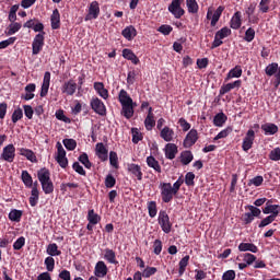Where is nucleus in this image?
I'll list each match as a JSON object with an SVG mask.
<instances>
[{
  "instance_id": "nucleus-14",
  "label": "nucleus",
  "mask_w": 280,
  "mask_h": 280,
  "mask_svg": "<svg viewBox=\"0 0 280 280\" xmlns=\"http://www.w3.org/2000/svg\"><path fill=\"white\" fill-rule=\"evenodd\" d=\"M241 88H242V80H236L232 83L223 84L220 88L219 95H220V97H222V95H226V93H231V91H233V89H241Z\"/></svg>"
},
{
  "instance_id": "nucleus-13",
  "label": "nucleus",
  "mask_w": 280,
  "mask_h": 280,
  "mask_svg": "<svg viewBox=\"0 0 280 280\" xmlns=\"http://www.w3.org/2000/svg\"><path fill=\"white\" fill-rule=\"evenodd\" d=\"M127 172L131 174L132 178H137V180H143V171H141V166L139 164H127Z\"/></svg>"
},
{
  "instance_id": "nucleus-17",
  "label": "nucleus",
  "mask_w": 280,
  "mask_h": 280,
  "mask_svg": "<svg viewBox=\"0 0 280 280\" xmlns=\"http://www.w3.org/2000/svg\"><path fill=\"white\" fill-rule=\"evenodd\" d=\"M164 154L168 161H174L178 154V147L174 143H167L164 148Z\"/></svg>"
},
{
  "instance_id": "nucleus-51",
  "label": "nucleus",
  "mask_w": 280,
  "mask_h": 280,
  "mask_svg": "<svg viewBox=\"0 0 280 280\" xmlns=\"http://www.w3.org/2000/svg\"><path fill=\"white\" fill-rule=\"evenodd\" d=\"M22 25L19 22H12L9 25V30L7 32L8 36H12L14 34H16V32H19L21 30Z\"/></svg>"
},
{
  "instance_id": "nucleus-30",
  "label": "nucleus",
  "mask_w": 280,
  "mask_h": 280,
  "mask_svg": "<svg viewBox=\"0 0 280 280\" xmlns=\"http://www.w3.org/2000/svg\"><path fill=\"white\" fill-rule=\"evenodd\" d=\"M118 101L120 102L121 106L125 104H133L135 102L132 101V97L128 94L126 90H120L118 94Z\"/></svg>"
},
{
  "instance_id": "nucleus-49",
  "label": "nucleus",
  "mask_w": 280,
  "mask_h": 280,
  "mask_svg": "<svg viewBox=\"0 0 280 280\" xmlns=\"http://www.w3.org/2000/svg\"><path fill=\"white\" fill-rule=\"evenodd\" d=\"M44 264L48 272H54V269L56 268V259H54V257L51 256L46 257L44 260Z\"/></svg>"
},
{
  "instance_id": "nucleus-36",
  "label": "nucleus",
  "mask_w": 280,
  "mask_h": 280,
  "mask_svg": "<svg viewBox=\"0 0 280 280\" xmlns=\"http://www.w3.org/2000/svg\"><path fill=\"white\" fill-rule=\"evenodd\" d=\"M226 119H229V117H226L225 114L221 112L214 116L213 124L218 128H222L224 124H226Z\"/></svg>"
},
{
  "instance_id": "nucleus-40",
  "label": "nucleus",
  "mask_w": 280,
  "mask_h": 280,
  "mask_svg": "<svg viewBox=\"0 0 280 280\" xmlns=\"http://www.w3.org/2000/svg\"><path fill=\"white\" fill-rule=\"evenodd\" d=\"M189 14H198V2L196 0H186Z\"/></svg>"
},
{
  "instance_id": "nucleus-12",
  "label": "nucleus",
  "mask_w": 280,
  "mask_h": 280,
  "mask_svg": "<svg viewBox=\"0 0 280 280\" xmlns=\"http://www.w3.org/2000/svg\"><path fill=\"white\" fill-rule=\"evenodd\" d=\"M100 16V2L93 1L89 7V13L85 15V21H93Z\"/></svg>"
},
{
  "instance_id": "nucleus-47",
  "label": "nucleus",
  "mask_w": 280,
  "mask_h": 280,
  "mask_svg": "<svg viewBox=\"0 0 280 280\" xmlns=\"http://www.w3.org/2000/svg\"><path fill=\"white\" fill-rule=\"evenodd\" d=\"M62 143L67 150L73 152L78 148V142L74 139H63Z\"/></svg>"
},
{
  "instance_id": "nucleus-29",
  "label": "nucleus",
  "mask_w": 280,
  "mask_h": 280,
  "mask_svg": "<svg viewBox=\"0 0 280 280\" xmlns=\"http://www.w3.org/2000/svg\"><path fill=\"white\" fill-rule=\"evenodd\" d=\"M20 154H21V156H25V159H27V161H31V163H37V161H38L36 159V154L34 153V151H32L30 149L21 148Z\"/></svg>"
},
{
  "instance_id": "nucleus-27",
  "label": "nucleus",
  "mask_w": 280,
  "mask_h": 280,
  "mask_svg": "<svg viewBox=\"0 0 280 280\" xmlns=\"http://www.w3.org/2000/svg\"><path fill=\"white\" fill-rule=\"evenodd\" d=\"M230 26L232 30H240L242 27V12L237 11L231 19Z\"/></svg>"
},
{
  "instance_id": "nucleus-37",
  "label": "nucleus",
  "mask_w": 280,
  "mask_h": 280,
  "mask_svg": "<svg viewBox=\"0 0 280 280\" xmlns=\"http://www.w3.org/2000/svg\"><path fill=\"white\" fill-rule=\"evenodd\" d=\"M39 198H40V192L38 191V188H32L31 197L28 198V202L31 207H36V205H38Z\"/></svg>"
},
{
  "instance_id": "nucleus-24",
  "label": "nucleus",
  "mask_w": 280,
  "mask_h": 280,
  "mask_svg": "<svg viewBox=\"0 0 280 280\" xmlns=\"http://www.w3.org/2000/svg\"><path fill=\"white\" fill-rule=\"evenodd\" d=\"M238 250L241 253H259V247H257V245L253 244V243H241L238 245Z\"/></svg>"
},
{
  "instance_id": "nucleus-54",
  "label": "nucleus",
  "mask_w": 280,
  "mask_h": 280,
  "mask_svg": "<svg viewBox=\"0 0 280 280\" xmlns=\"http://www.w3.org/2000/svg\"><path fill=\"white\" fill-rule=\"evenodd\" d=\"M231 132H233V127H226L214 137V141H218L220 139H226V136L231 135Z\"/></svg>"
},
{
  "instance_id": "nucleus-19",
  "label": "nucleus",
  "mask_w": 280,
  "mask_h": 280,
  "mask_svg": "<svg viewBox=\"0 0 280 280\" xmlns=\"http://www.w3.org/2000/svg\"><path fill=\"white\" fill-rule=\"evenodd\" d=\"M136 106H137V104H135V103L121 105L122 117H125L126 119H132V117H135V107Z\"/></svg>"
},
{
  "instance_id": "nucleus-52",
  "label": "nucleus",
  "mask_w": 280,
  "mask_h": 280,
  "mask_svg": "<svg viewBox=\"0 0 280 280\" xmlns=\"http://www.w3.org/2000/svg\"><path fill=\"white\" fill-rule=\"evenodd\" d=\"M243 261H245L247 266H253V264L257 261V256L250 253H246L243 255Z\"/></svg>"
},
{
  "instance_id": "nucleus-50",
  "label": "nucleus",
  "mask_w": 280,
  "mask_h": 280,
  "mask_svg": "<svg viewBox=\"0 0 280 280\" xmlns=\"http://www.w3.org/2000/svg\"><path fill=\"white\" fill-rule=\"evenodd\" d=\"M131 135H132V143H139V141H143V133L139 131L138 128H132L131 129Z\"/></svg>"
},
{
  "instance_id": "nucleus-16",
  "label": "nucleus",
  "mask_w": 280,
  "mask_h": 280,
  "mask_svg": "<svg viewBox=\"0 0 280 280\" xmlns=\"http://www.w3.org/2000/svg\"><path fill=\"white\" fill-rule=\"evenodd\" d=\"M108 275V266L103 260H98L94 267V276L104 279Z\"/></svg>"
},
{
  "instance_id": "nucleus-31",
  "label": "nucleus",
  "mask_w": 280,
  "mask_h": 280,
  "mask_svg": "<svg viewBox=\"0 0 280 280\" xmlns=\"http://www.w3.org/2000/svg\"><path fill=\"white\" fill-rule=\"evenodd\" d=\"M86 220L90 224H100V222H102V217H100L94 209H91L88 211Z\"/></svg>"
},
{
  "instance_id": "nucleus-53",
  "label": "nucleus",
  "mask_w": 280,
  "mask_h": 280,
  "mask_svg": "<svg viewBox=\"0 0 280 280\" xmlns=\"http://www.w3.org/2000/svg\"><path fill=\"white\" fill-rule=\"evenodd\" d=\"M173 31H174V27H172V25H167V24H162L158 28V32H160V34H163V36H170Z\"/></svg>"
},
{
  "instance_id": "nucleus-20",
  "label": "nucleus",
  "mask_w": 280,
  "mask_h": 280,
  "mask_svg": "<svg viewBox=\"0 0 280 280\" xmlns=\"http://www.w3.org/2000/svg\"><path fill=\"white\" fill-rule=\"evenodd\" d=\"M104 259L107 261V264H113L114 266H117L119 261L117 260V254L115 250L110 248H105L104 249Z\"/></svg>"
},
{
  "instance_id": "nucleus-21",
  "label": "nucleus",
  "mask_w": 280,
  "mask_h": 280,
  "mask_svg": "<svg viewBox=\"0 0 280 280\" xmlns=\"http://www.w3.org/2000/svg\"><path fill=\"white\" fill-rule=\"evenodd\" d=\"M270 201L267 202V206L262 209V213L265 215L270 214L273 218H277L280 213V206L279 205H268Z\"/></svg>"
},
{
  "instance_id": "nucleus-35",
  "label": "nucleus",
  "mask_w": 280,
  "mask_h": 280,
  "mask_svg": "<svg viewBox=\"0 0 280 280\" xmlns=\"http://www.w3.org/2000/svg\"><path fill=\"white\" fill-rule=\"evenodd\" d=\"M8 218L11 222H21V219L23 218V210L11 209Z\"/></svg>"
},
{
  "instance_id": "nucleus-55",
  "label": "nucleus",
  "mask_w": 280,
  "mask_h": 280,
  "mask_svg": "<svg viewBox=\"0 0 280 280\" xmlns=\"http://www.w3.org/2000/svg\"><path fill=\"white\" fill-rule=\"evenodd\" d=\"M156 126V120H154V116H147L144 119V128L147 130H152Z\"/></svg>"
},
{
  "instance_id": "nucleus-62",
  "label": "nucleus",
  "mask_w": 280,
  "mask_h": 280,
  "mask_svg": "<svg viewBox=\"0 0 280 280\" xmlns=\"http://www.w3.org/2000/svg\"><path fill=\"white\" fill-rule=\"evenodd\" d=\"M255 10H257V2L249 3L248 8L245 9V14L247 19L255 14Z\"/></svg>"
},
{
  "instance_id": "nucleus-22",
  "label": "nucleus",
  "mask_w": 280,
  "mask_h": 280,
  "mask_svg": "<svg viewBox=\"0 0 280 280\" xmlns=\"http://www.w3.org/2000/svg\"><path fill=\"white\" fill-rule=\"evenodd\" d=\"M260 128L267 136L277 135L279 132V127L272 122L264 124V125H261Z\"/></svg>"
},
{
  "instance_id": "nucleus-44",
  "label": "nucleus",
  "mask_w": 280,
  "mask_h": 280,
  "mask_svg": "<svg viewBox=\"0 0 280 280\" xmlns=\"http://www.w3.org/2000/svg\"><path fill=\"white\" fill-rule=\"evenodd\" d=\"M78 161L82 163L86 170H91V167H93V163H91V160H89V154L86 153H82Z\"/></svg>"
},
{
  "instance_id": "nucleus-45",
  "label": "nucleus",
  "mask_w": 280,
  "mask_h": 280,
  "mask_svg": "<svg viewBox=\"0 0 280 280\" xmlns=\"http://www.w3.org/2000/svg\"><path fill=\"white\" fill-rule=\"evenodd\" d=\"M159 272V269L156 267H147L142 272H141V278L143 279H150V277L156 275Z\"/></svg>"
},
{
  "instance_id": "nucleus-38",
  "label": "nucleus",
  "mask_w": 280,
  "mask_h": 280,
  "mask_svg": "<svg viewBox=\"0 0 280 280\" xmlns=\"http://www.w3.org/2000/svg\"><path fill=\"white\" fill-rule=\"evenodd\" d=\"M189 255H186L179 260V269H178V275L179 277H183L185 275V271L187 270V266H189Z\"/></svg>"
},
{
  "instance_id": "nucleus-26",
  "label": "nucleus",
  "mask_w": 280,
  "mask_h": 280,
  "mask_svg": "<svg viewBox=\"0 0 280 280\" xmlns=\"http://www.w3.org/2000/svg\"><path fill=\"white\" fill-rule=\"evenodd\" d=\"M37 178L40 184L47 183L48 180H51V173L48 171L47 167H43L37 171Z\"/></svg>"
},
{
  "instance_id": "nucleus-46",
  "label": "nucleus",
  "mask_w": 280,
  "mask_h": 280,
  "mask_svg": "<svg viewBox=\"0 0 280 280\" xmlns=\"http://www.w3.org/2000/svg\"><path fill=\"white\" fill-rule=\"evenodd\" d=\"M40 185L44 194H54V182H51V179H48V182H44Z\"/></svg>"
},
{
  "instance_id": "nucleus-32",
  "label": "nucleus",
  "mask_w": 280,
  "mask_h": 280,
  "mask_svg": "<svg viewBox=\"0 0 280 280\" xmlns=\"http://www.w3.org/2000/svg\"><path fill=\"white\" fill-rule=\"evenodd\" d=\"M22 183L27 187V189H32V186L34 185V179L32 178V175L27 171H22Z\"/></svg>"
},
{
  "instance_id": "nucleus-18",
  "label": "nucleus",
  "mask_w": 280,
  "mask_h": 280,
  "mask_svg": "<svg viewBox=\"0 0 280 280\" xmlns=\"http://www.w3.org/2000/svg\"><path fill=\"white\" fill-rule=\"evenodd\" d=\"M96 156H98L100 161H108V149L104 145L103 142H98L95 145Z\"/></svg>"
},
{
  "instance_id": "nucleus-43",
  "label": "nucleus",
  "mask_w": 280,
  "mask_h": 280,
  "mask_svg": "<svg viewBox=\"0 0 280 280\" xmlns=\"http://www.w3.org/2000/svg\"><path fill=\"white\" fill-rule=\"evenodd\" d=\"M147 209L151 218H156V213H159V209L156 208V201H148Z\"/></svg>"
},
{
  "instance_id": "nucleus-41",
  "label": "nucleus",
  "mask_w": 280,
  "mask_h": 280,
  "mask_svg": "<svg viewBox=\"0 0 280 280\" xmlns=\"http://www.w3.org/2000/svg\"><path fill=\"white\" fill-rule=\"evenodd\" d=\"M109 164L112 167H115V170H119V156L117 155V152H109Z\"/></svg>"
},
{
  "instance_id": "nucleus-1",
  "label": "nucleus",
  "mask_w": 280,
  "mask_h": 280,
  "mask_svg": "<svg viewBox=\"0 0 280 280\" xmlns=\"http://www.w3.org/2000/svg\"><path fill=\"white\" fill-rule=\"evenodd\" d=\"M159 189H160L162 202L167 205L174 200V196H176V192L172 188V183L162 182L159 185Z\"/></svg>"
},
{
  "instance_id": "nucleus-9",
  "label": "nucleus",
  "mask_w": 280,
  "mask_h": 280,
  "mask_svg": "<svg viewBox=\"0 0 280 280\" xmlns=\"http://www.w3.org/2000/svg\"><path fill=\"white\" fill-rule=\"evenodd\" d=\"M168 12H171L175 19H180L185 14V9L180 8V1L173 0L168 5Z\"/></svg>"
},
{
  "instance_id": "nucleus-58",
  "label": "nucleus",
  "mask_w": 280,
  "mask_h": 280,
  "mask_svg": "<svg viewBox=\"0 0 280 280\" xmlns=\"http://www.w3.org/2000/svg\"><path fill=\"white\" fill-rule=\"evenodd\" d=\"M244 40H245L246 43H253V40H255V28L249 27V28L245 32Z\"/></svg>"
},
{
  "instance_id": "nucleus-3",
  "label": "nucleus",
  "mask_w": 280,
  "mask_h": 280,
  "mask_svg": "<svg viewBox=\"0 0 280 280\" xmlns=\"http://www.w3.org/2000/svg\"><path fill=\"white\" fill-rule=\"evenodd\" d=\"M90 106L92 110L96 113V115H100L101 117H106V105L100 97L93 96L90 101Z\"/></svg>"
},
{
  "instance_id": "nucleus-59",
  "label": "nucleus",
  "mask_w": 280,
  "mask_h": 280,
  "mask_svg": "<svg viewBox=\"0 0 280 280\" xmlns=\"http://www.w3.org/2000/svg\"><path fill=\"white\" fill-rule=\"evenodd\" d=\"M163 250V242L161 240H155L153 242V253L154 255H161Z\"/></svg>"
},
{
  "instance_id": "nucleus-5",
  "label": "nucleus",
  "mask_w": 280,
  "mask_h": 280,
  "mask_svg": "<svg viewBox=\"0 0 280 280\" xmlns=\"http://www.w3.org/2000/svg\"><path fill=\"white\" fill-rule=\"evenodd\" d=\"M43 47H45V33H38L37 35H35L32 43L33 56H38V54L43 51Z\"/></svg>"
},
{
  "instance_id": "nucleus-28",
  "label": "nucleus",
  "mask_w": 280,
  "mask_h": 280,
  "mask_svg": "<svg viewBox=\"0 0 280 280\" xmlns=\"http://www.w3.org/2000/svg\"><path fill=\"white\" fill-rule=\"evenodd\" d=\"M121 34L126 40H132L137 36V28H135L132 25H129L122 30Z\"/></svg>"
},
{
  "instance_id": "nucleus-25",
  "label": "nucleus",
  "mask_w": 280,
  "mask_h": 280,
  "mask_svg": "<svg viewBox=\"0 0 280 280\" xmlns=\"http://www.w3.org/2000/svg\"><path fill=\"white\" fill-rule=\"evenodd\" d=\"M50 25L51 30H60V11H58V9L52 11L50 16Z\"/></svg>"
},
{
  "instance_id": "nucleus-64",
  "label": "nucleus",
  "mask_w": 280,
  "mask_h": 280,
  "mask_svg": "<svg viewBox=\"0 0 280 280\" xmlns=\"http://www.w3.org/2000/svg\"><path fill=\"white\" fill-rule=\"evenodd\" d=\"M222 280H235V270H228L223 273Z\"/></svg>"
},
{
  "instance_id": "nucleus-15",
  "label": "nucleus",
  "mask_w": 280,
  "mask_h": 280,
  "mask_svg": "<svg viewBox=\"0 0 280 280\" xmlns=\"http://www.w3.org/2000/svg\"><path fill=\"white\" fill-rule=\"evenodd\" d=\"M50 83H51V72L46 71L44 73L42 89H40V92H39L40 97H47V93H49V84Z\"/></svg>"
},
{
  "instance_id": "nucleus-57",
  "label": "nucleus",
  "mask_w": 280,
  "mask_h": 280,
  "mask_svg": "<svg viewBox=\"0 0 280 280\" xmlns=\"http://www.w3.org/2000/svg\"><path fill=\"white\" fill-rule=\"evenodd\" d=\"M215 36H217V37H220L221 39L228 38V36H231V28H229V27L225 26V27L219 30V31L215 33Z\"/></svg>"
},
{
  "instance_id": "nucleus-61",
  "label": "nucleus",
  "mask_w": 280,
  "mask_h": 280,
  "mask_svg": "<svg viewBox=\"0 0 280 280\" xmlns=\"http://www.w3.org/2000/svg\"><path fill=\"white\" fill-rule=\"evenodd\" d=\"M23 119V109L18 108L12 114V122L16 124V121H21Z\"/></svg>"
},
{
  "instance_id": "nucleus-10",
  "label": "nucleus",
  "mask_w": 280,
  "mask_h": 280,
  "mask_svg": "<svg viewBox=\"0 0 280 280\" xmlns=\"http://www.w3.org/2000/svg\"><path fill=\"white\" fill-rule=\"evenodd\" d=\"M160 137L163 141L170 143L176 139V132L170 126H164L160 131Z\"/></svg>"
},
{
  "instance_id": "nucleus-6",
  "label": "nucleus",
  "mask_w": 280,
  "mask_h": 280,
  "mask_svg": "<svg viewBox=\"0 0 280 280\" xmlns=\"http://www.w3.org/2000/svg\"><path fill=\"white\" fill-rule=\"evenodd\" d=\"M265 73L269 78H272V75H275V78H276L275 85L279 86V84H280V67H279V63H277V62L269 63L265 69Z\"/></svg>"
},
{
  "instance_id": "nucleus-60",
  "label": "nucleus",
  "mask_w": 280,
  "mask_h": 280,
  "mask_svg": "<svg viewBox=\"0 0 280 280\" xmlns=\"http://www.w3.org/2000/svg\"><path fill=\"white\" fill-rule=\"evenodd\" d=\"M25 246V236H20L14 243H13V250H21Z\"/></svg>"
},
{
  "instance_id": "nucleus-7",
  "label": "nucleus",
  "mask_w": 280,
  "mask_h": 280,
  "mask_svg": "<svg viewBox=\"0 0 280 280\" xmlns=\"http://www.w3.org/2000/svg\"><path fill=\"white\" fill-rule=\"evenodd\" d=\"M254 143H255V130L249 129L243 139V143H242L243 152H248V150L253 148Z\"/></svg>"
},
{
  "instance_id": "nucleus-39",
  "label": "nucleus",
  "mask_w": 280,
  "mask_h": 280,
  "mask_svg": "<svg viewBox=\"0 0 280 280\" xmlns=\"http://www.w3.org/2000/svg\"><path fill=\"white\" fill-rule=\"evenodd\" d=\"M194 161V153L191 151H183L180 153V163L183 165H189Z\"/></svg>"
},
{
  "instance_id": "nucleus-48",
  "label": "nucleus",
  "mask_w": 280,
  "mask_h": 280,
  "mask_svg": "<svg viewBox=\"0 0 280 280\" xmlns=\"http://www.w3.org/2000/svg\"><path fill=\"white\" fill-rule=\"evenodd\" d=\"M248 187H261L264 185V176L258 175L252 179L248 180Z\"/></svg>"
},
{
  "instance_id": "nucleus-33",
  "label": "nucleus",
  "mask_w": 280,
  "mask_h": 280,
  "mask_svg": "<svg viewBox=\"0 0 280 280\" xmlns=\"http://www.w3.org/2000/svg\"><path fill=\"white\" fill-rule=\"evenodd\" d=\"M47 255H50V257H60L62 255V252L58 249V244L50 243L46 248Z\"/></svg>"
},
{
  "instance_id": "nucleus-11",
  "label": "nucleus",
  "mask_w": 280,
  "mask_h": 280,
  "mask_svg": "<svg viewBox=\"0 0 280 280\" xmlns=\"http://www.w3.org/2000/svg\"><path fill=\"white\" fill-rule=\"evenodd\" d=\"M198 141V130L191 129L185 137L183 145L184 148H191L192 145H196V142Z\"/></svg>"
},
{
  "instance_id": "nucleus-56",
  "label": "nucleus",
  "mask_w": 280,
  "mask_h": 280,
  "mask_svg": "<svg viewBox=\"0 0 280 280\" xmlns=\"http://www.w3.org/2000/svg\"><path fill=\"white\" fill-rule=\"evenodd\" d=\"M115 185H117V179H115L113 175L108 174L105 178V187H107V189H113Z\"/></svg>"
},
{
  "instance_id": "nucleus-8",
  "label": "nucleus",
  "mask_w": 280,
  "mask_h": 280,
  "mask_svg": "<svg viewBox=\"0 0 280 280\" xmlns=\"http://www.w3.org/2000/svg\"><path fill=\"white\" fill-rule=\"evenodd\" d=\"M75 91H78V83H75V81H73V79L66 81L61 85V93L63 95H68V96L75 95Z\"/></svg>"
},
{
  "instance_id": "nucleus-34",
  "label": "nucleus",
  "mask_w": 280,
  "mask_h": 280,
  "mask_svg": "<svg viewBox=\"0 0 280 280\" xmlns=\"http://www.w3.org/2000/svg\"><path fill=\"white\" fill-rule=\"evenodd\" d=\"M147 165L154 170V172H158V174H161V164H159L154 156L150 155L147 158Z\"/></svg>"
},
{
  "instance_id": "nucleus-23",
  "label": "nucleus",
  "mask_w": 280,
  "mask_h": 280,
  "mask_svg": "<svg viewBox=\"0 0 280 280\" xmlns=\"http://www.w3.org/2000/svg\"><path fill=\"white\" fill-rule=\"evenodd\" d=\"M242 66H235L228 72L224 82H229V80H233V78H242Z\"/></svg>"
},
{
  "instance_id": "nucleus-42",
  "label": "nucleus",
  "mask_w": 280,
  "mask_h": 280,
  "mask_svg": "<svg viewBox=\"0 0 280 280\" xmlns=\"http://www.w3.org/2000/svg\"><path fill=\"white\" fill-rule=\"evenodd\" d=\"M196 174L194 172H188L185 175L184 183L187 185V187H194L196 185Z\"/></svg>"
},
{
  "instance_id": "nucleus-2",
  "label": "nucleus",
  "mask_w": 280,
  "mask_h": 280,
  "mask_svg": "<svg viewBox=\"0 0 280 280\" xmlns=\"http://www.w3.org/2000/svg\"><path fill=\"white\" fill-rule=\"evenodd\" d=\"M158 223L160 224L163 233H172V221H170V214H167V211L160 210Z\"/></svg>"
},
{
  "instance_id": "nucleus-4",
  "label": "nucleus",
  "mask_w": 280,
  "mask_h": 280,
  "mask_svg": "<svg viewBox=\"0 0 280 280\" xmlns=\"http://www.w3.org/2000/svg\"><path fill=\"white\" fill-rule=\"evenodd\" d=\"M16 156V148L14 144H8L3 148L0 154V161H7V163H14Z\"/></svg>"
},
{
  "instance_id": "nucleus-63",
  "label": "nucleus",
  "mask_w": 280,
  "mask_h": 280,
  "mask_svg": "<svg viewBox=\"0 0 280 280\" xmlns=\"http://www.w3.org/2000/svg\"><path fill=\"white\" fill-rule=\"evenodd\" d=\"M270 161H280V148H276L269 153Z\"/></svg>"
}]
</instances>
